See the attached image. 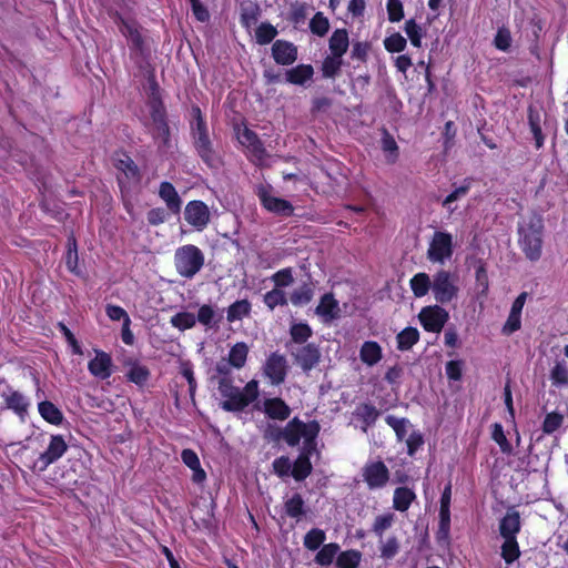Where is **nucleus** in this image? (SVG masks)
<instances>
[{
    "mask_svg": "<svg viewBox=\"0 0 568 568\" xmlns=\"http://www.w3.org/2000/svg\"><path fill=\"white\" fill-rule=\"evenodd\" d=\"M362 476L369 489H377L384 487L389 480V470L382 460H376L363 467Z\"/></svg>",
    "mask_w": 568,
    "mask_h": 568,
    "instance_id": "obj_11",
    "label": "nucleus"
},
{
    "mask_svg": "<svg viewBox=\"0 0 568 568\" xmlns=\"http://www.w3.org/2000/svg\"><path fill=\"white\" fill-rule=\"evenodd\" d=\"M471 181L466 179L464 183L456 187L452 193H449L443 201L442 205L447 209L450 213H453L456 207L452 206V204L462 197L466 196L470 189Z\"/></svg>",
    "mask_w": 568,
    "mask_h": 568,
    "instance_id": "obj_39",
    "label": "nucleus"
},
{
    "mask_svg": "<svg viewBox=\"0 0 568 568\" xmlns=\"http://www.w3.org/2000/svg\"><path fill=\"white\" fill-rule=\"evenodd\" d=\"M325 540V532L320 528L311 529L304 537V546L308 550H316Z\"/></svg>",
    "mask_w": 568,
    "mask_h": 568,
    "instance_id": "obj_49",
    "label": "nucleus"
},
{
    "mask_svg": "<svg viewBox=\"0 0 568 568\" xmlns=\"http://www.w3.org/2000/svg\"><path fill=\"white\" fill-rule=\"evenodd\" d=\"M272 57L277 64H293L297 60V47L286 40H276L272 45Z\"/></svg>",
    "mask_w": 568,
    "mask_h": 568,
    "instance_id": "obj_14",
    "label": "nucleus"
},
{
    "mask_svg": "<svg viewBox=\"0 0 568 568\" xmlns=\"http://www.w3.org/2000/svg\"><path fill=\"white\" fill-rule=\"evenodd\" d=\"M6 406L12 409L23 422L28 415L29 402L24 395L18 390H10L8 394H3Z\"/></svg>",
    "mask_w": 568,
    "mask_h": 568,
    "instance_id": "obj_19",
    "label": "nucleus"
},
{
    "mask_svg": "<svg viewBox=\"0 0 568 568\" xmlns=\"http://www.w3.org/2000/svg\"><path fill=\"white\" fill-rule=\"evenodd\" d=\"M520 530V516L516 510L507 511L499 524V532L504 539L516 538Z\"/></svg>",
    "mask_w": 568,
    "mask_h": 568,
    "instance_id": "obj_20",
    "label": "nucleus"
},
{
    "mask_svg": "<svg viewBox=\"0 0 568 568\" xmlns=\"http://www.w3.org/2000/svg\"><path fill=\"white\" fill-rule=\"evenodd\" d=\"M544 221L539 214L531 213L518 225L519 246L525 256L538 261L541 256Z\"/></svg>",
    "mask_w": 568,
    "mask_h": 568,
    "instance_id": "obj_1",
    "label": "nucleus"
},
{
    "mask_svg": "<svg viewBox=\"0 0 568 568\" xmlns=\"http://www.w3.org/2000/svg\"><path fill=\"white\" fill-rule=\"evenodd\" d=\"M38 410L41 417L52 425H60L63 420L62 412L52 402L40 400Z\"/></svg>",
    "mask_w": 568,
    "mask_h": 568,
    "instance_id": "obj_25",
    "label": "nucleus"
},
{
    "mask_svg": "<svg viewBox=\"0 0 568 568\" xmlns=\"http://www.w3.org/2000/svg\"><path fill=\"white\" fill-rule=\"evenodd\" d=\"M174 265L182 277L192 278L204 265V254L195 245H183L175 251Z\"/></svg>",
    "mask_w": 568,
    "mask_h": 568,
    "instance_id": "obj_4",
    "label": "nucleus"
},
{
    "mask_svg": "<svg viewBox=\"0 0 568 568\" xmlns=\"http://www.w3.org/2000/svg\"><path fill=\"white\" fill-rule=\"evenodd\" d=\"M215 317L216 314L210 305H202L199 308L196 320L205 326H212L213 324H217L222 318L220 316L217 320H215Z\"/></svg>",
    "mask_w": 568,
    "mask_h": 568,
    "instance_id": "obj_60",
    "label": "nucleus"
},
{
    "mask_svg": "<svg viewBox=\"0 0 568 568\" xmlns=\"http://www.w3.org/2000/svg\"><path fill=\"white\" fill-rule=\"evenodd\" d=\"M277 29L270 22H262L255 30V40L260 45L271 43L277 36Z\"/></svg>",
    "mask_w": 568,
    "mask_h": 568,
    "instance_id": "obj_37",
    "label": "nucleus"
},
{
    "mask_svg": "<svg viewBox=\"0 0 568 568\" xmlns=\"http://www.w3.org/2000/svg\"><path fill=\"white\" fill-rule=\"evenodd\" d=\"M397 347L400 351L410 349L419 339V332L415 327H406L396 336Z\"/></svg>",
    "mask_w": 568,
    "mask_h": 568,
    "instance_id": "obj_33",
    "label": "nucleus"
},
{
    "mask_svg": "<svg viewBox=\"0 0 568 568\" xmlns=\"http://www.w3.org/2000/svg\"><path fill=\"white\" fill-rule=\"evenodd\" d=\"M159 195L172 213H180L182 201L172 183L162 182L160 184Z\"/></svg>",
    "mask_w": 568,
    "mask_h": 568,
    "instance_id": "obj_21",
    "label": "nucleus"
},
{
    "mask_svg": "<svg viewBox=\"0 0 568 568\" xmlns=\"http://www.w3.org/2000/svg\"><path fill=\"white\" fill-rule=\"evenodd\" d=\"M382 149L388 153L387 159L394 163L398 158V145L392 134L386 130H382Z\"/></svg>",
    "mask_w": 568,
    "mask_h": 568,
    "instance_id": "obj_45",
    "label": "nucleus"
},
{
    "mask_svg": "<svg viewBox=\"0 0 568 568\" xmlns=\"http://www.w3.org/2000/svg\"><path fill=\"white\" fill-rule=\"evenodd\" d=\"M453 255V236L443 231H436L427 250V258L433 263L444 264Z\"/></svg>",
    "mask_w": 568,
    "mask_h": 568,
    "instance_id": "obj_7",
    "label": "nucleus"
},
{
    "mask_svg": "<svg viewBox=\"0 0 568 568\" xmlns=\"http://www.w3.org/2000/svg\"><path fill=\"white\" fill-rule=\"evenodd\" d=\"M263 410L270 418L278 420H285L291 415L290 406L280 397L265 399Z\"/></svg>",
    "mask_w": 568,
    "mask_h": 568,
    "instance_id": "obj_18",
    "label": "nucleus"
},
{
    "mask_svg": "<svg viewBox=\"0 0 568 568\" xmlns=\"http://www.w3.org/2000/svg\"><path fill=\"white\" fill-rule=\"evenodd\" d=\"M112 358L103 351H95V357L88 364L89 372L97 378L106 379L112 374Z\"/></svg>",
    "mask_w": 568,
    "mask_h": 568,
    "instance_id": "obj_15",
    "label": "nucleus"
},
{
    "mask_svg": "<svg viewBox=\"0 0 568 568\" xmlns=\"http://www.w3.org/2000/svg\"><path fill=\"white\" fill-rule=\"evenodd\" d=\"M528 122L536 141V146L537 149H539L542 146L544 135L541 133V128L539 124V114L538 112L534 111L532 108H529Z\"/></svg>",
    "mask_w": 568,
    "mask_h": 568,
    "instance_id": "obj_51",
    "label": "nucleus"
},
{
    "mask_svg": "<svg viewBox=\"0 0 568 568\" xmlns=\"http://www.w3.org/2000/svg\"><path fill=\"white\" fill-rule=\"evenodd\" d=\"M219 392L226 398L221 406L226 412H241L258 396V384L250 381L243 390L232 384L230 377L219 379Z\"/></svg>",
    "mask_w": 568,
    "mask_h": 568,
    "instance_id": "obj_2",
    "label": "nucleus"
},
{
    "mask_svg": "<svg viewBox=\"0 0 568 568\" xmlns=\"http://www.w3.org/2000/svg\"><path fill=\"white\" fill-rule=\"evenodd\" d=\"M339 550V546L337 544H327L324 545L320 551L315 556V562L320 566H328L333 562Z\"/></svg>",
    "mask_w": 568,
    "mask_h": 568,
    "instance_id": "obj_42",
    "label": "nucleus"
},
{
    "mask_svg": "<svg viewBox=\"0 0 568 568\" xmlns=\"http://www.w3.org/2000/svg\"><path fill=\"white\" fill-rule=\"evenodd\" d=\"M129 381L136 385H143L150 377V372L145 366L134 364L126 374Z\"/></svg>",
    "mask_w": 568,
    "mask_h": 568,
    "instance_id": "obj_56",
    "label": "nucleus"
},
{
    "mask_svg": "<svg viewBox=\"0 0 568 568\" xmlns=\"http://www.w3.org/2000/svg\"><path fill=\"white\" fill-rule=\"evenodd\" d=\"M491 438L498 444L500 447V450L505 454H510L513 450V447L510 443L508 442L503 426L498 423H495L493 425V432H491Z\"/></svg>",
    "mask_w": 568,
    "mask_h": 568,
    "instance_id": "obj_55",
    "label": "nucleus"
},
{
    "mask_svg": "<svg viewBox=\"0 0 568 568\" xmlns=\"http://www.w3.org/2000/svg\"><path fill=\"white\" fill-rule=\"evenodd\" d=\"M404 29L410 43L416 48H420L422 38L424 36L420 26H418L414 19H409L405 22Z\"/></svg>",
    "mask_w": 568,
    "mask_h": 568,
    "instance_id": "obj_50",
    "label": "nucleus"
},
{
    "mask_svg": "<svg viewBox=\"0 0 568 568\" xmlns=\"http://www.w3.org/2000/svg\"><path fill=\"white\" fill-rule=\"evenodd\" d=\"M314 296L313 284L304 283L294 290L290 295V301L294 306H303L308 304Z\"/></svg>",
    "mask_w": 568,
    "mask_h": 568,
    "instance_id": "obj_32",
    "label": "nucleus"
},
{
    "mask_svg": "<svg viewBox=\"0 0 568 568\" xmlns=\"http://www.w3.org/2000/svg\"><path fill=\"white\" fill-rule=\"evenodd\" d=\"M304 428V422L294 417L283 428V440L291 447L298 445L302 435L301 432Z\"/></svg>",
    "mask_w": 568,
    "mask_h": 568,
    "instance_id": "obj_24",
    "label": "nucleus"
},
{
    "mask_svg": "<svg viewBox=\"0 0 568 568\" xmlns=\"http://www.w3.org/2000/svg\"><path fill=\"white\" fill-rule=\"evenodd\" d=\"M275 287L281 288L287 287L294 283V277L291 267L282 268L271 276Z\"/></svg>",
    "mask_w": 568,
    "mask_h": 568,
    "instance_id": "obj_53",
    "label": "nucleus"
},
{
    "mask_svg": "<svg viewBox=\"0 0 568 568\" xmlns=\"http://www.w3.org/2000/svg\"><path fill=\"white\" fill-rule=\"evenodd\" d=\"M407 44L406 39L398 32L385 38L384 47L388 52H402Z\"/></svg>",
    "mask_w": 568,
    "mask_h": 568,
    "instance_id": "obj_57",
    "label": "nucleus"
},
{
    "mask_svg": "<svg viewBox=\"0 0 568 568\" xmlns=\"http://www.w3.org/2000/svg\"><path fill=\"white\" fill-rule=\"evenodd\" d=\"M564 423V415L552 412L546 415L542 423V432L545 434H552L556 432Z\"/></svg>",
    "mask_w": 568,
    "mask_h": 568,
    "instance_id": "obj_58",
    "label": "nucleus"
},
{
    "mask_svg": "<svg viewBox=\"0 0 568 568\" xmlns=\"http://www.w3.org/2000/svg\"><path fill=\"white\" fill-rule=\"evenodd\" d=\"M68 445L61 435H52L48 448L40 454L33 465V469L45 470L51 464L57 462L67 452Z\"/></svg>",
    "mask_w": 568,
    "mask_h": 568,
    "instance_id": "obj_8",
    "label": "nucleus"
},
{
    "mask_svg": "<svg viewBox=\"0 0 568 568\" xmlns=\"http://www.w3.org/2000/svg\"><path fill=\"white\" fill-rule=\"evenodd\" d=\"M356 416L365 424L363 430L366 432L367 427L372 426L376 422L379 416V412L371 404H362L356 409Z\"/></svg>",
    "mask_w": 568,
    "mask_h": 568,
    "instance_id": "obj_40",
    "label": "nucleus"
},
{
    "mask_svg": "<svg viewBox=\"0 0 568 568\" xmlns=\"http://www.w3.org/2000/svg\"><path fill=\"white\" fill-rule=\"evenodd\" d=\"M416 498L415 493L407 487H398L394 491L393 507L398 511H406Z\"/></svg>",
    "mask_w": 568,
    "mask_h": 568,
    "instance_id": "obj_30",
    "label": "nucleus"
},
{
    "mask_svg": "<svg viewBox=\"0 0 568 568\" xmlns=\"http://www.w3.org/2000/svg\"><path fill=\"white\" fill-rule=\"evenodd\" d=\"M247 354H248L247 345L243 342H240V343H236L231 348L227 359L231 362V364L233 365L234 368L240 369L245 365Z\"/></svg>",
    "mask_w": 568,
    "mask_h": 568,
    "instance_id": "obj_36",
    "label": "nucleus"
},
{
    "mask_svg": "<svg viewBox=\"0 0 568 568\" xmlns=\"http://www.w3.org/2000/svg\"><path fill=\"white\" fill-rule=\"evenodd\" d=\"M115 168L124 175L129 184L140 182V170L129 155L123 154V156L116 161Z\"/></svg>",
    "mask_w": 568,
    "mask_h": 568,
    "instance_id": "obj_22",
    "label": "nucleus"
},
{
    "mask_svg": "<svg viewBox=\"0 0 568 568\" xmlns=\"http://www.w3.org/2000/svg\"><path fill=\"white\" fill-rule=\"evenodd\" d=\"M359 357L363 363L373 366L381 361L382 348L377 342L367 341L361 347Z\"/></svg>",
    "mask_w": 568,
    "mask_h": 568,
    "instance_id": "obj_26",
    "label": "nucleus"
},
{
    "mask_svg": "<svg viewBox=\"0 0 568 568\" xmlns=\"http://www.w3.org/2000/svg\"><path fill=\"white\" fill-rule=\"evenodd\" d=\"M419 321L427 332L439 333L448 321V312L439 305L422 308Z\"/></svg>",
    "mask_w": 568,
    "mask_h": 568,
    "instance_id": "obj_10",
    "label": "nucleus"
},
{
    "mask_svg": "<svg viewBox=\"0 0 568 568\" xmlns=\"http://www.w3.org/2000/svg\"><path fill=\"white\" fill-rule=\"evenodd\" d=\"M310 30L313 34L324 37L329 30V21L323 12H316L310 21Z\"/></svg>",
    "mask_w": 568,
    "mask_h": 568,
    "instance_id": "obj_47",
    "label": "nucleus"
},
{
    "mask_svg": "<svg viewBox=\"0 0 568 568\" xmlns=\"http://www.w3.org/2000/svg\"><path fill=\"white\" fill-rule=\"evenodd\" d=\"M263 302L270 311H273L277 306H286L288 300L286 293L281 288H273L264 294Z\"/></svg>",
    "mask_w": 568,
    "mask_h": 568,
    "instance_id": "obj_38",
    "label": "nucleus"
},
{
    "mask_svg": "<svg viewBox=\"0 0 568 568\" xmlns=\"http://www.w3.org/2000/svg\"><path fill=\"white\" fill-rule=\"evenodd\" d=\"M308 7L306 3H292L291 4V13L290 21L294 24H301L305 21L307 17Z\"/></svg>",
    "mask_w": 568,
    "mask_h": 568,
    "instance_id": "obj_63",
    "label": "nucleus"
},
{
    "mask_svg": "<svg viewBox=\"0 0 568 568\" xmlns=\"http://www.w3.org/2000/svg\"><path fill=\"white\" fill-rule=\"evenodd\" d=\"M251 312V303L248 300H240L231 304L227 308V321L235 322L247 316Z\"/></svg>",
    "mask_w": 568,
    "mask_h": 568,
    "instance_id": "obj_35",
    "label": "nucleus"
},
{
    "mask_svg": "<svg viewBox=\"0 0 568 568\" xmlns=\"http://www.w3.org/2000/svg\"><path fill=\"white\" fill-rule=\"evenodd\" d=\"M362 554L358 550H346L341 552L336 559L337 568H357Z\"/></svg>",
    "mask_w": 568,
    "mask_h": 568,
    "instance_id": "obj_43",
    "label": "nucleus"
},
{
    "mask_svg": "<svg viewBox=\"0 0 568 568\" xmlns=\"http://www.w3.org/2000/svg\"><path fill=\"white\" fill-rule=\"evenodd\" d=\"M294 364L300 366L304 373H308L321 361V351L314 343L298 345L291 352Z\"/></svg>",
    "mask_w": 568,
    "mask_h": 568,
    "instance_id": "obj_9",
    "label": "nucleus"
},
{
    "mask_svg": "<svg viewBox=\"0 0 568 568\" xmlns=\"http://www.w3.org/2000/svg\"><path fill=\"white\" fill-rule=\"evenodd\" d=\"M239 141L243 144L250 148L254 154L262 158L265 154V149L263 146V143L261 142L257 134L245 128L240 134H239Z\"/></svg>",
    "mask_w": 568,
    "mask_h": 568,
    "instance_id": "obj_29",
    "label": "nucleus"
},
{
    "mask_svg": "<svg viewBox=\"0 0 568 568\" xmlns=\"http://www.w3.org/2000/svg\"><path fill=\"white\" fill-rule=\"evenodd\" d=\"M193 122L191 123L193 144L199 156L210 166L219 164V158L210 140L206 123L199 106L192 108Z\"/></svg>",
    "mask_w": 568,
    "mask_h": 568,
    "instance_id": "obj_3",
    "label": "nucleus"
},
{
    "mask_svg": "<svg viewBox=\"0 0 568 568\" xmlns=\"http://www.w3.org/2000/svg\"><path fill=\"white\" fill-rule=\"evenodd\" d=\"M272 191L273 189L268 184H258L255 186V194L267 211L280 216H291L294 212L292 203L287 200L274 196Z\"/></svg>",
    "mask_w": 568,
    "mask_h": 568,
    "instance_id": "obj_6",
    "label": "nucleus"
},
{
    "mask_svg": "<svg viewBox=\"0 0 568 568\" xmlns=\"http://www.w3.org/2000/svg\"><path fill=\"white\" fill-rule=\"evenodd\" d=\"M500 555L507 564H511L520 557V549L516 538L505 539L501 545Z\"/></svg>",
    "mask_w": 568,
    "mask_h": 568,
    "instance_id": "obj_46",
    "label": "nucleus"
},
{
    "mask_svg": "<svg viewBox=\"0 0 568 568\" xmlns=\"http://www.w3.org/2000/svg\"><path fill=\"white\" fill-rule=\"evenodd\" d=\"M311 335H312V329L307 324L300 323V324H294L291 327L292 339L300 345H304V343L307 341V338Z\"/></svg>",
    "mask_w": 568,
    "mask_h": 568,
    "instance_id": "obj_59",
    "label": "nucleus"
},
{
    "mask_svg": "<svg viewBox=\"0 0 568 568\" xmlns=\"http://www.w3.org/2000/svg\"><path fill=\"white\" fill-rule=\"evenodd\" d=\"M349 45L348 32L346 29H336L328 41V47L332 54L343 57Z\"/></svg>",
    "mask_w": 568,
    "mask_h": 568,
    "instance_id": "obj_23",
    "label": "nucleus"
},
{
    "mask_svg": "<svg viewBox=\"0 0 568 568\" xmlns=\"http://www.w3.org/2000/svg\"><path fill=\"white\" fill-rule=\"evenodd\" d=\"M450 498L452 487L447 485L440 497V509H439V530L438 534L443 537H448L450 529Z\"/></svg>",
    "mask_w": 568,
    "mask_h": 568,
    "instance_id": "obj_16",
    "label": "nucleus"
},
{
    "mask_svg": "<svg viewBox=\"0 0 568 568\" xmlns=\"http://www.w3.org/2000/svg\"><path fill=\"white\" fill-rule=\"evenodd\" d=\"M210 210L202 201H191L184 209L185 221L199 231L204 230L210 223Z\"/></svg>",
    "mask_w": 568,
    "mask_h": 568,
    "instance_id": "obj_12",
    "label": "nucleus"
},
{
    "mask_svg": "<svg viewBox=\"0 0 568 568\" xmlns=\"http://www.w3.org/2000/svg\"><path fill=\"white\" fill-rule=\"evenodd\" d=\"M312 463L310 457L305 454H301L292 466V476L295 480H304L312 473Z\"/></svg>",
    "mask_w": 568,
    "mask_h": 568,
    "instance_id": "obj_34",
    "label": "nucleus"
},
{
    "mask_svg": "<svg viewBox=\"0 0 568 568\" xmlns=\"http://www.w3.org/2000/svg\"><path fill=\"white\" fill-rule=\"evenodd\" d=\"M274 473L280 477H287L292 475V463L288 457L281 456L276 458L273 464Z\"/></svg>",
    "mask_w": 568,
    "mask_h": 568,
    "instance_id": "obj_64",
    "label": "nucleus"
},
{
    "mask_svg": "<svg viewBox=\"0 0 568 568\" xmlns=\"http://www.w3.org/2000/svg\"><path fill=\"white\" fill-rule=\"evenodd\" d=\"M381 557L392 559L399 550L398 539L395 536L389 537L386 541H381Z\"/></svg>",
    "mask_w": 568,
    "mask_h": 568,
    "instance_id": "obj_62",
    "label": "nucleus"
},
{
    "mask_svg": "<svg viewBox=\"0 0 568 568\" xmlns=\"http://www.w3.org/2000/svg\"><path fill=\"white\" fill-rule=\"evenodd\" d=\"M195 323V315L189 312H181L171 317L172 326L179 328L180 331L192 328Z\"/></svg>",
    "mask_w": 568,
    "mask_h": 568,
    "instance_id": "obj_48",
    "label": "nucleus"
},
{
    "mask_svg": "<svg viewBox=\"0 0 568 568\" xmlns=\"http://www.w3.org/2000/svg\"><path fill=\"white\" fill-rule=\"evenodd\" d=\"M314 73L313 67L310 64H300L286 71V81L293 84H304L312 79Z\"/></svg>",
    "mask_w": 568,
    "mask_h": 568,
    "instance_id": "obj_27",
    "label": "nucleus"
},
{
    "mask_svg": "<svg viewBox=\"0 0 568 568\" xmlns=\"http://www.w3.org/2000/svg\"><path fill=\"white\" fill-rule=\"evenodd\" d=\"M339 305L332 293L322 296L320 304L316 306L315 313L321 316L324 322H331L339 316Z\"/></svg>",
    "mask_w": 568,
    "mask_h": 568,
    "instance_id": "obj_17",
    "label": "nucleus"
},
{
    "mask_svg": "<svg viewBox=\"0 0 568 568\" xmlns=\"http://www.w3.org/2000/svg\"><path fill=\"white\" fill-rule=\"evenodd\" d=\"M285 513L288 517L300 519L304 514V499L300 494H294L285 501Z\"/></svg>",
    "mask_w": 568,
    "mask_h": 568,
    "instance_id": "obj_41",
    "label": "nucleus"
},
{
    "mask_svg": "<svg viewBox=\"0 0 568 568\" xmlns=\"http://www.w3.org/2000/svg\"><path fill=\"white\" fill-rule=\"evenodd\" d=\"M433 280L426 273H417L410 280V288L416 297L425 296L432 290Z\"/></svg>",
    "mask_w": 568,
    "mask_h": 568,
    "instance_id": "obj_31",
    "label": "nucleus"
},
{
    "mask_svg": "<svg viewBox=\"0 0 568 568\" xmlns=\"http://www.w3.org/2000/svg\"><path fill=\"white\" fill-rule=\"evenodd\" d=\"M550 379L554 385L562 386L568 384V368L564 362H557L550 372Z\"/></svg>",
    "mask_w": 568,
    "mask_h": 568,
    "instance_id": "obj_52",
    "label": "nucleus"
},
{
    "mask_svg": "<svg viewBox=\"0 0 568 568\" xmlns=\"http://www.w3.org/2000/svg\"><path fill=\"white\" fill-rule=\"evenodd\" d=\"M343 57L329 55L326 57L322 63V73L324 78H335L343 64Z\"/></svg>",
    "mask_w": 568,
    "mask_h": 568,
    "instance_id": "obj_44",
    "label": "nucleus"
},
{
    "mask_svg": "<svg viewBox=\"0 0 568 568\" xmlns=\"http://www.w3.org/2000/svg\"><path fill=\"white\" fill-rule=\"evenodd\" d=\"M432 292L440 304H447L457 297L459 288L457 276L448 271L440 270L433 276Z\"/></svg>",
    "mask_w": 568,
    "mask_h": 568,
    "instance_id": "obj_5",
    "label": "nucleus"
},
{
    "mask_svg": "<svg viewBox=\"0 0 568 568\" xmlns=\"http://www.w3.org/2000/svg\"><path fill=\"white\" fill-rule=\"evenodd\" d=\"M385 420L387 425L394 429L398 440H403L407 434V427L409 425L408 419L388 415Z\"/></svg>",
    "mask_w": 568,
    "mask_h": 568,
    "instance_id": "obj_54",
    "label": "nucleus"
},
{
    "mask_svg": "<svg viewBox=\"0 0 568 568\" xmlns=\"http://www.w3.org/2000/svg\"><path fill=\"white\" fill-rule=\"evenodd\" d=\"M394 521L393 514H386L382 516H377L373 524V531L379 537V541H382L384 531L388 529Z\"/></svg>",
    "mask_w": 568,
    "mask_h": 568,
    "instance_id": "obj_61",
    "label": "nucleus"
},
{
    "mask_svg": "<svg viewBox=\"0 0 568 568\" xmlns=\"http://www.w3.org/2000/svg\"><path fill=\"white\" fill-rule=\"evenodd\" d=\"M263 369L273 385H280L285 381L287 374L286 358L278 353H272L267 357Z\"/></svg>",
    "mask_w": 568,
    "mask_h": 568,
    "instance_id": "obj_13",
    "label": "nucleus"
},
{
    "mask_svg": "<svg viewBox=\"0 0 568 568\" xmlns=\"http://www.w3.org/2000/svg\"><path fill=\"white\" fill-rule=\"evenodd\" d=\"M261 16V8L257 3L247 1L241 6V23L245 28L256 24Z\"/></svg>",
    "mask_w": 568,
    "mask_h": 568,
    "instance_id": "obj_28",
    "label": "nucleus"
}]
</instances>
